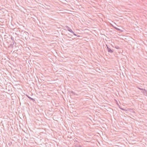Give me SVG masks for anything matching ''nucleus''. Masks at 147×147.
<instances>
[{
  "instance_id": "nucleus-1",
  "label": "nucleus",
  "mask_w": 147,
  "mask_h": 147,
  "mask_svg": "<svg viewBox=\"0 0 147 147\" xmlns=\"http://www.w3.org/2000/svg\"><path fill=\"white\" fill-rule=\"evenodd\" d=\"M140 89L142 90V92H143L144 94L145 95H147V90L144 89L139 88Z\"/></svg>"
},
{
  "instance_id": "nucleus-2",
  "label": "nucleus",
  "mask_w": 147,
  "mask_h": 147,
  "mask_svg": "<svg viewBox=\"0 0 147 147\" xmlns=\"http://www.w3.org/2000/svg\"><path fill=\"white\" fill-rule=\"evenodd\" d=\"M65 27L66 28V29L67 30H68V31H69V32H70L71 33V32H73V31H72V30H71V29L68 26H65Z\"/></svg>"
},
{
  "instance_id": "nucleus-3",
  "label": "nucleus",
  "mask_w": 147,
  "mask_h": 147,
  "mask_svg": "<svg viewBox=\"0 0 147 147\" xmlns=\"http://www.w3.org/2000/svg\"><path fill=\"white\" fill-rule=\"evenodd\" d=\"M107 49L108 52L112 53L113 51L110 48L107 46Z\"/></svg>"
},
{
  "instance_id": "nucleus-4",
  "label": "nucleus",
  "mask_w": 147,
  "mask_h": 147,
  "mask_svg": "<svg viewBox=\"0 0 147 147\" xmlns=\"http://www.w3.org/2000/svg\"><path fill=\"white\" fill-rule=\"evenodd\" d=\"M27 96L31 100H32L33 101V102H34L35 101V100L33 98H32L28 96V95H27Z\"/></svg>"
},
{
  "instance_id": "nucleus-5",
  "label": "nucleus",
  "mask_w": 147,
  "mask_h": 147,
  "mask_svg": "<svg viewBox=\"0 0 147 147\" xmlns=\"http://www.w3.org/2000/svg\"><path fill=\"white\" fill-rule=\"evenodd\" d=\"M115 47L117 49H119V47L118 46H115Z\"/></svg>"
},
{
  "instance_id": "nucleus-6",
  "label": "nucleus",
  "mask_w": 147,
  "mask_h": 147,
  "mask_svg": "<svg viewBox=\"0 0 147 147\" xmlns=\"http://www.w3.org/2000/svg\"><path fill=\"white\" fill-rule=\"evenodd\" d=\"M114 28H115L116 30H118V31H121V30L120 29H119V28H116V27H114Z\"/></svg>"
},
{
  "instance_id": "nucleus-7",
  "label": "nucleus",
  "mask_w": 147,
  "mask_h": 147,
  "mask_svg": "<svg viewBox=\"0 0 147 147\" xmlns=\"http://www.w3.org/2000/svg\"><path fill=\"white\" fill-rule=\"evenodd\" d=\"M71 33H73V34L74 35H75V36H76V35H76V34L74 32H73H73H71Z\"/></svg>"
},
{
  "instance_id": "nucleus-8",
  "label": "nucleus",
  "mask_w": 147,
  "mask_h": 147,
  "mask_svg": "<svg viewBox=\"0 0 147 147\" xmlns=\"http://www.w3.org/2000/svg\"><path fill=\"white\" fill-rule=\"evenodd\" d=\"M120 108L121 109V110H124V109H123V108Z\"/></svg>"
},
{
  "instance_id": "nucleus-9",
  "label": "nucleus",
  "mask_w": 147,
  "mask_h": 147,
  "mask_svg": "<svg viewBox=\"0 0 147 147\" xmlns=\"http://www.w3.org/2000/svg\"><path fill=\"white\" fill-rule=\"evenodd\" d=\"M71 92L72 93H73V94H75V93H74V92L73 91H72Z\"/></svg>"
},
{
  "instance_id": "nucleus-10",
  "label": "nucleus",
  "mask_w": 147,
  "mask_h": 147,
  "mask_svg": "<svg viewBox=\"0 0 147 147\" xmlns=\"http://www.w3.org/2000/svg\"><path fill=\"white\" fill-rule=\"evenodd\" d=\"M79 147H82V146H79Z\"/></svg>"
},
{
  "instance_id": "nucleus-11",
  "label": "nucleus",
  "mask_w": 147,
  "mask_h": 147,
  "mask_svg": "<svg viewBox=\"0 0 147 147\" xmlns=\"http://www.w3.org/2000/svg\"><path fill=\"white\" fill-rule=\"evenodd\" d=\"M78 36V37H80V36Z\"/></svg>"
}]
</instances>
